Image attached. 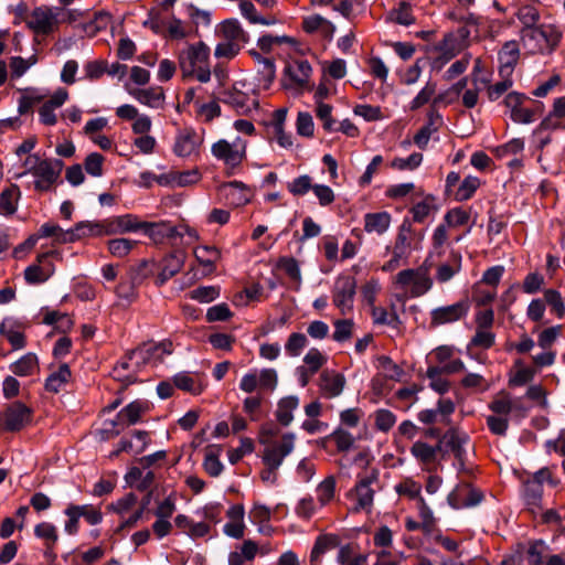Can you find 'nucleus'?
I'll return each mask as SVG.
<instances>
[{
    "label": "nucleus",
    "mask_w": 565,
    "mask_h": 565,
    "mask_svg": "<svg viewBox=\"0 0 565 565\" xmlns=\"http://www.w3.org/2000/svg\"><path fill=\"white\" fill-rule=\"evenodd\" d=\"M72 376L71 370L67 364H62L58 366V369L54 372H52L46 381H45V388L46 391L51 393H58L61 392L66 384L70 382Z\"/></svg>",
    "instance_id": "38"
},
{
    "label": "nucleus",
    "mask_w": 565,
    "mask_h": 565,
    "mask_svg": "<svg viewBox=\"0 0 565 565\" xmlns=\"http://www.w3.org/2000/svg\"><path fill=\"white\" fill-rule=\"evenodd\" d=\"M367 558L369 554L362 552L360 544L356 542L342 544L335 554L338 565H366Z\"/></svg>",
    "instance_id": "24"
},
{
    "label": "nucleus",
    "mask_w": 565,
    "mask_h": 565,
    "mask_svg": "<svg viewBox=\"0 0 565 565\" xmlns=\"http://www.w3.org/2000/svg\"><path fill=\"white\" fill-rule=\"evenodd\" d=\"M469 303L461 300L448 306L434 308L430 311L429 328L436 329L440 326L455 323L468 315Z\"/></svg>",
    "instance_id": "12"
},
{
    "label": "nucleus",
    "mask_w": 565,
    "mask_h": 565,
    "mask_svg": "<svg viewBox=\"0 0 565 565\" xmlns=\"http://www.w3.org/2000/svg\"><path fill=\"white\" fill-rule=\"evenodd\" d=\"M134 437L137 439V443L134 444L131 440H128L126 438H122L117 449H115L110 457H117L120 452H132V454H141L149 443V436L147 431L143 430H135Z\"/></svg>",
    "instance_id": "33"
},
{
    "label": "nucleus",
    "mask_w": 565,
    "mask_h": 565,
    "mask_svg": "<svg viewBox=\"0 0 565 565\" xmlns=\"http://www.w3.org/2000/svg\"><path fill=\"white\" fill-rule=\"evenodd\" d=\"M10 371L17 376H32L39 373V359L35 353L29 352L10 365Z\"/></svg>",
    "instance_id": "35"
},
{
    "label": "nucleus",
    "mask_w": 565,
    "mask_h": 565,
    "mask_svg": "<svg viewBox=\"0 0 565 565\" xmlns=\"http://www.w3.org/2000/svg\"><path fill=\"white\" fill-rule=\"evenodd\" d=\"M438 451V446H431L424 441H416L411 448V454L423 463L434 462Z\"/></svg>",
    "instance_id": "45"
},
{
    "label": "nucleus",
    "mask_w": 565,
    "mask_h": 565,
    "mask_svg": "<svg viewBox=\"0 0 565 565\" xmlns=\"http://www.w3.org/2000/svg\"><path fill=\"white\" fill-rule=\"evenodd\" d=\"M141 231L156 244L174 239L178 234L174 225L169 221L143 222Z\"/></svg>",
    "instance_id": "25"
},
{
    "label": "nucleus",
    "mask_w": 565,
    "mask_h": 565,
    "mask_svg": "<svg viewBox=\"0 0 565 565\" xmlns=\"http://www.w3.org/2000/svg\"><path fill=\"white\" fill-rule=\"evenodd\" d=\"M241 14L252 24L271 25L276 23L275 19L267 20L257 13L255 6L247 0L239 2Z\"/></svg>",
    "instance_id": "50"
},
{
    "label": "nucleus",
    "mask_w": 565,
    "mask_h": 565,
    "mask_svg": "<svg viewBox=\"0 0 565 565\" xmlns=\"http://www.w3.org/2000/svg\"><path fill=\"white\" fill-rule=\"evenodd\" d=\"M34 535L38 539L43 540L47 548L54 547L58 540L57 529L50 522H41L36 524L34 526Z\"/></svg>",
    "instance_id": "47"
},
{
    "label": "nucleus",
    "mask_w": 565,
    "mask_h": 565,
    "mask_svg": "<svg viewBox=\"0 0 565 565\" xmlns=\"http://www.w3.org/2000/svg\"><path fill=\"white\" fill-rule=\"evenodd\" d=\"M493 415L508 417L509 414L516 408L508 394H499L488 405Z\"/></svg>",
    "instance_id": "48"
},
{
    "label": "nucleus",
    "mask_w": 565,
    "mask_h": 565,
    "mask_svg": "<svg viewBox=\"0 0 565 565\" xmlns=\"http://www.w3.org/2000/svg\"><path fill=\"white\" fill-rule=\"evenodd\" d=\"M68 92L60 87L39 108V121L44 126L57 124V110L67 102Z\"/></svg>",
    "instance_id": "17"
},
{
    "label": "nucleus",
    "mask_w": 565,
    "mask_h": 565,
    "mask_svg": "<svg viewBox=\"0 0 565 565\" xmlns=\"http://www.w3.org/2000/svg\"><path fill=\"white\" fill-rule=\"evenodd\" d=\"M412 224L404 220L399 225L393 246L391 247V258L383 264L382 270L391 273L408 264L412 254Z\"/></svg>",
    "instance_id": "6"
},
{
    "label": "nucleus",
    "mask_w": 565,
    "mask_h": 565,
    "mask_svg": "<svg viewBox=\"0 0 565 565\" xmlns=\"http://www.w3.org/2000/svg\"><path fill=\"white\" fill-rule=\"evenodd\" d=\"M370 308L371 316L375 324L397 326L399 323V318L394 309L392 312H388L384 307H377L375 305Z\"/></svg>",
    "instance_id": "53"
},
{
    "label": "nucleus",
    "mask_w": 565,
    "mask_h": 565,
    "mask_svg": "<svg viewBox=\"0 0 565 565\" xmlns=\"http://www.w3.org/2000/svg\"><path fill=\"white\" fill-rule=\"evenodd\" d=\"M345 386V377L332 370H324L320 374L319 387L326 398L339 396Z\"/></svg>",
    "instance_id": "26"
},
{
    "label": "nucleus",
    "mask_w": 565,
    "mask_h": 565,
    "mask_svg": "<svg viewBox=\"0 0 565 565\" xmlns=\"http://www.w3.org/2000/svg\"><path fill=\"white\" fill-rule=\"evenodd\" d=\"M148 409L146 403L134 401L118 413V419L134 425L140 420L141 415Z\"/></svg>",
    "instance_id": "42"
},
{
    "label": "nucleus",
    "mask_w": 565,
    "mask_h": 565,
    "mask_svg": "<svg viewBox=\"0 0 565 565\" xmlns=\"http://www.w3.org/2000/svg\"><path fill=\"white\" fill-rule=\"evenodd\" d=\"M543 295L545 305L547 303L551 307L552 312H554L557 318H563L565 316V303L561 292L550 288L545 289Z\"/></svg>",
    "instance_id": "56"
},
{
    "label": "nucleus",
    "mask_w": 565,
    "mask_h": 565,
    "mask_svg": "<svg viewBox=\"0 0 565 565\" xmlns=\"http://www.w3.org/2000/svg\"><path fill=\"white\" fill-rule=\"evenodd\" d=\"M482 499L483 494L479 489L465 482L457 484L447 497L449 505L457 510L476 507Z\"/></svg>",
    "instance_id": "15"
},
{
    "label": "nucleus",
    "mask_w": 565,
    "mask_h": 565,
    "mask_svg": "<svg viewBox=\"0 0 565 565\" xmlns=\"http://www.w3.org/2000/svg\"><path fill=\"white\" fill-rule=\"evenodd\" d=\"M38 235L40 238L43 237H54L56 243L66 244L72 243V237L70 236V230L64 231L61 226L55 223H44L38 231Z\"/></svg>",
    "instance_id": "43"
},
{
    "label": "nucleus",
    "mask_w": 565,
    "mask_h": 565,
    "mask_svg": "<svg viewBox=\"0 0 565 565\" xmlns=\"http://www.w3.org/2000/svg\"><path fill=\"white\" fill-rule=\"evenodd\" d=\"M299 406V398L296 395L285 396L279 399L276 409V419L282 425L288 426L294 420V411Z\"/></svg>",
    "instance_id": "37"
},
{
    "label": "nucleus",
    "mask_w": 565,
    "mask_h": 565,
    "mask_svg": "<svg viewBox=\"0 0 565 565\" xmlns=\"http://www.w3.org/2000/svg\"><path fill=\"white\" fill-rule=\"evenodd\" d=\"M137 244V241L129 238H111L107 242V248L114 257L124 258L131 253Z\"/></svg>",
    "instance_id": "44"
},
{
    "label": "nucleus",
    "mask_w": 565,
    "mask_h": 565,
    "mask_svg": "<svg viewBox=\"0 0 565 565\" xmlns=\"http://www.w3.org/2000/svg\"><path fill=\"white\" fill-rule=\"evenodd\" d=\"M332 106L323 103H316V116L322 122L327 132L335 131V120L332 117Z\"/></svg>",
    "instance_id": "58"
},
{
    "label": "nucleus",
    "mask_w": 565,
    "mask_h": 565,
    "mask_svg": "<svg viewBox=\"0 0 565 565\" xmlns=\"http://www.w3.org/2000/svg\"><path fill=\"white\" fill-rule=\"evenodd\" d=\"M519 58V43L514 40L507 41L498 53L500 76H512Z\"/></svg>",
    "instance_id": "21"
},
{
    "label": "nucleus",
    "mask_w": 565,
    "mask_h": 565,
    "mask_svg": "<svg viewBox=\"0 0 565 565\" xmlns=\"http://www.w3.org/2000/svg\"><path fill=\"white\" fill-rule=\"evenodd\" d=\"M247 141L235 137L232 141L220 139L211 147L212 156L222 161L226 168L235 169L246 159Z\"/></svg>",
    "instance_id": "8"
},
{
    "label": "nucleus",
    "mask_w": 565,
    "mask_h": 565,
    "mask_svg": "<svg viewBox=\"0 0 565 565\" xmlns=\"http://www.w3.org/2000/svg\"><path fill=\"white\" fill-rule=\"evenodd\" d=\"M423 162V154L419 152H414L407 158H394L390 166L391 168L399 171H413L418 168Z\"/></svg>",
    "instance_id": "61"
},
{
    "label": "nucleus",
    "mask_w": 565,
    "mask_h": 565,
    "mask_svg": "<svg viewBox=\"0 0 565 565\" xmlns=\"http://www.w3.org/2000/svg\"><path fill=\"white\" fill-rule=\"evenodd\" d=\"M63 169L61 160L45 159L31 174L34 178V190L46 192L56 183Z\"/></svg>",
    "instance_id": "13"
},
{
    "label": "nucleus",
    "mask_w": 565,
    "mask_h": 565,
    "mask_svg": "<svg viewBox=\"0 0 565 565\" xmlns=\"http://www.w3.org/2000/svg\"><path fill=\"white\" fill-rule=\"evenodd\" d=\"M178 62L184 78L194 77L201 83L210 82V47L204 42L186 45L179 53Z\"/></svg>",
    "instance_id": "1"
},
{
    "label": "nucleus",
    "mask_w": 565,
    "mask_h": 565,
    "mask_svg": "<svg viewBox=\"0 0 565 565\" xmlns=\"http://www.w3.org/2000/svg\"><path fill=\"white\" fill-rule=\"evenodd\" d=\"M394 284L401 289L409 287V295L413 298L427 294L433 287V280L427 269L422 267L401 270L395 276Z\"/></svg>",
    "instance_id": "9"
},
{
    "label": "nucleus",
    "mask_w": 565,
    "mask_h": 565,
    "mask_svg": "<svg viewBox=\"0 0 565 565\" xmlns=\"http://www.w3.org/2000/svg\"><path fill=\"white\" fill-rule=\"evenodd\" d=\"M388 20L406 26L413 24L415 19L412 13L411 4L401 1L398 6L388 13Z\"/></svg>",
    "instance_id": "51"
},
{
    "label": "nucleus",
    "mask_w": 565,
    "mask_h": 565,
    "mask_svg": "<svg viewBox=\"0 0 565 565\" xmlns=\"http://www.w3.org/2000/svg\"><path fill=\"white\" fill-rule=\"evenodd\" d=\"M184 264V257L181 253H173L166 256L161 262L160 273L157 277L158 284L163 285L174 275H177Z\"/></svg>",
    "instance_id": "31"
},
{
    "label": "nucleus",
    "mask_w": 565,
    "mask_h": 565,
    "mask_svg": "<svg viewBox=\"0 0 565 565\" xmlns=\"http://www.w3.org/2000/svg\"><path fill=\"white\" fill-rule=\"evenodd\" d=\"M307 345L308 339L306 334L292 332L285 343V351L289 356H299Z\"/></svg>",
    "instance_id": "55"
},
{
    "label": "nucleus",
    "mask_w": 565,
    "mask_h": 565,
    "mask_svg": "<svg viewBox=\"0 0 565 565\" xmlns=\"http://www.w3.org/2000/svg\"><path fill=\"white\" fill-rule=\"evenodd\" d=\"M172 353V342L164 340L159 343L148 342L129 352V360H136V366L161 363L166 355Z\"/></svg>",
    "instance_id": "11"
},
{
    "label": "nucleus",
    "mask_w": 565,
    "mask_h": 565,
    "mask_svg": "<svg viewBox=\"0 0 565 565\" xmlns=\"http://www.w3.org/2000/svg\"><path fill=\"white\" fill-rule=\"evenodd\" d=\"M396 423V416L388 409L381 408L374 413V424L377 430L387 433Z\"/></svg>",
    "instance_id": "64"
},
{
    "label": "nucleus",
    "mask_w": 565,
    "mask_h": 565,
    "mask_svg": "<svg viewBox=\"0 0 565 565\" xmlns=\"http://www.w3.org/2000/svg\"><path fill=\"white\" fill-rule=\"evenodd\" d=\"M72 20V12L66 8L41 4L30 12L28 29L35 35L49 36L57 32L61 24Z\"/></svg>",
    "instance_id": "2"
},
{
    "label": "nucleus",
    "mask_w": 565,
    "mask_h": 565,
    "mask_svg": "<svg viewBox=\"0 0 565 565\" xmlns=\"http://www.w3.org/2000/svg\"><path fill=\"white\" fill-rule=\"evenodd\" d=\"M379 477L380 472L375 468L358 475L354 487L345 494L352 512H364L366 514L372 512L374 495L380 483Z\"/></svg>",
    "instance_id": "3"
},
{
    "label": "nucleus",
    "mask_w": 565,
    "mask_h": 565,
    "mask_svg": "<svg viewBox=\"0 0 565 565\" xmlns=\"http://www.w3.org/2000/svg\"><path fill=\"white\" fill-rule=\"evenodd\" d=\"M334 331L332 339L337 342H345L351 339L354 329L352 319H339L333 322Z\"/></svg>",
    "instance_id": "59"
},
{
    "label": "nucleus",
    "mask_w": 565,
    "mask_h": 565,
    "mask_svg": "<svg viewBox=\"0 0 565 565\" xmlns=\"http://www.w3.org/2000/svg\"><path fill=\"white\" fill-rule=\"evenodd\" d=\"M0 334L8 340L13 350H21L26 344L24 333L13 323L2 322Z\"/></svg>",
    "instance_id": "41"
},
{
    "label": "nucleus",
    "mask_w": 565,
    "mask_h": 565,
    "mask_svg": "<svg viewBox=\"0 0 565 565\" xmlns=\"http://www.w3.org/2000/svg\"><path fill=\"white\" fill-rule=\"evenodd\" d=\"M434 196L427 195L423 201L416 203L411 209L413 221L423 223L430 215L433 211Z\"/></svg>",
    "instance_id": "60"
},
{
    "label": "nucleus",
    "mask_w": 565,
    "mask_h": 565,
    "mask_svg": "<svg viewBox=\"0 0 565 565\" xmlns=\"http://www.w3.org/2000/svg\"><path fill=\"white\" fill-rule=\"evenodd\" d=\"M495 342V334L491 329H476L475 335L471 338L468 349L479 348L482 350L490 349Z\"/></svg>",
    "instance_id": "54"
},
{
    "label": "nucleus",
    "mask_w": 565,
    "mask_h": 565,
    "mask_svg": "<svg viewBox=\"0 0 565 565\" xmlns=\"http://www.w3.org/2000/svg\"><path fill=\"white\" fill-rule=\"evenodd\" d=\"M194 256L198 263L203 267L204 274L214 273L216 263L221 258V252L215 246H199L194 249Z\"/></svg>",
    "instance_id": "32"
},
{
    "label": "nucleus",
    "mask_w": 565,
    "mask_h": 565,
    "mask_svg": "<svg viewBox=\"0 0 565 565\" xmlns=\"http://www.w3.org/2000/svg\"><path fill=\"white\" fill-rule=\"evenodd\" d=\"M312 67L310 63L302 58H290L285 66L282 85L286 89L296 92L311 90Z\"/></svg>",
    "instance_id": "7"
},
{
    "label": "nucleus",
    "mask_w": 565,
    "mask_h": 565,
    "mask_svg": "<svg viewBox=\"0 0 565 565\" xmlns=\"http://www.w3.org/2000/svg\"><path fill=\"white\" fill-rule=\"evenodd\" d=\"M337 480L334 476L323 479L316 488L317 501L320 508L328 505L335 494Z\"/></svg>",
    "instance_id": "40"
},
{
    "label": "nucleus",
    "mask_w": 565,
    "mask_h": 565,
    "mask_svg": "<svg viewBox=\"0 0 565 565\" xmlns=\"http://www.w3.org/2000/svg\"><path fill=\"white\" fill-rule=\"evenodd\" d=\"M276 433L273 428H263L259 434V443L264 446L263 462L273 468L282 465L284 459L292 452L296 441L294 433L282 434L279 440L274 439Z\"/></svg>",
    "instance_id": "4"
},
{
    "label": "nucleus",
    "mask_w": 565,
    "mask_h": 565,
    "mask_svg": "<svg viewBox=\"0 0 565 565\" xmlns=\"http://www.w3.org/2000/svg\"><path fill=\"white\" fill-rule=\"evenodd\" d=\"M221 190L227 202L233 206L247 204L253 195L250 189L239 181L225 183L222 185Z\"/></svg>",
    "instance_id": "27"
},
{
    "label": "nucleus",
    "mask_w": 565,
    "mask_h": 565,
    "mask_svg": "<svg viewBox=\"0 0 565 565\" xmlns=\"http://www.w3.org/2000/svg\"><path fill=\"white\" fill-rule=\"evenodd\" d=\"M109 236L141 231L143 221L135 214H122L106 218Z\"/></svg>",
    "instance_id": "22"
},
{
    "label": "nucleus",
    "mask_w": 565,
    "mask_h": 565,
    "mask_svg": "<svg viewBox=\"0 0 565 565\" xmlns=\"http://www.w3.org/2000/svg\"><path fill=\"white\" fill-rule=\"evenodd\" d=\"M32 418V411L21 402L12 403L0 417L2 429L6 431H19L26 426Z\"/></svg>",
    "instance_id": "14"
},
{
    "label": "nucleus",
    "mask_w": 565,
    "mask_h": 565,
    "mask_svg": "<svg viewBox=\"0 0 565 565\" xmlns=\"http://www.w3.org/2000/svg\"><path fill=\"white\" fill-rule=\"evenodd\" d=\"M443 374L446 373L434 365L428 366L426 371V376L429 380V386L439 394H445L450 388L449 381L443 377Z\"/></svg>",
    "instance_id": "46"
},
{
    "label": "nucleus",
    "mask_w": 565,
    "mask_h": 565,
    "mask_svg": "<svg viewBox=\"0 0 565 565\" xmlns=\"http://www.w3.org/2000/svg\"><path fill=\"white\" fill-rule=\"evenodd\" d=\"M72 243L86 238H98L109 236L106 218L99 221H82L70 230Z\"/></svg>",
    "instance_id": "19"
},
{
    "label": "nucleus",
    "mask_w": 565,
    "mask_h": 565,
    "mask_svg": "<svg viewBox=\"0 0 565 565\" xmlns=\"http://www.w3.org/2000/svg\"><path fill=\"white\" fill-rule=\"evenodd\" d=\"M470 220V213L462 207H454L447 211L444 215L443 222L446 223L450 228H457L468 224Z\"/></svg>",
    "instance_id": "57"
},
{
    "label": "nucleus",
    "mask_w": 565,
    "mask_h": 565,
    "mask_svg": "<svg viewBox=\"0 0 565 565\" xmlns=\"http://www.w3.org/2000/svg\"><path fill=\"white\" fill-rule=\"evenodd\" d=\"M56 250L42 253L36 257V263L28 266L24 270V278L28 284L36 285L46 281L54 274V265L50 262L51 256H56Z\"/></svg>",
    "instance_id": "16"
},
{
    "label": "nucleus",
    "mask_w": 565,
    "mask_h": 565,
    "mask_svg": "<svg viewBox=\"0 0 565 565\" xmlns=\"http://www.w3.org/2000/svg\"><path fill=\"white\" fill-rule=\"evenodd\" d=\"M522 494L525 504L531 510V512L534 513L536 510L541 508V501L543 495L542 482L537 478L526 481L523 484Z\"/></svg>",
    "instance_id": "34"
},
{
    "label": "nucleus",
    "mask_w": 565,
    "mask_h": 565,
    "mask_svg": "<svg viewBox=\"0 0 565 565\" xmlns=\"http://www.w3.org/2000/svg\"><path fill=\"white\" fill-rule=\"evenodd\" d=\"M479 186V178L472 175L466 177L455 193L456 201L462 202L469 200L470 198H472V195L475 194Z\"/></svg>",
    "instance_id": "52"
},
{
    "label": "nucleus",
    "mask_w": 565,
    "mask_h": 565,
    "mask_svg": "<svg viewBox=\"0 0 565 565\" xmlns=\"http://www.w3.org/2000/svg\"><path fill=\"white\" fill-rule=\"evenodd\" d=\"M21 191L17 184H11L0 193V213L6 216L13 215L18 210Z\"/></svg>",
    "instance_id": "36"
},
{
    "label": "nucleus",
    "mask_w": 565,
    "mask_h": 565,
    "mask_svg": "<svg viewBox=\"0 0 565 565\" xmlns=\"http://www.w3.org/2000/svg\"><path fill=\"white\" fill-rule=\"evenodd\" d=\"M302 28L307 33L320 32L326 36L331 35L334 31L333 24L319 14L305 18L302 21Z\"/></svg>",
    "instance_id": "39"
},
{
    "label": "nucleus",
    "mask_w": 565,
    "mask_h": 565,
    "mask_svg": "<svg viewBox=\"0 0 565 565\" xmlns=\"http://www.w3.org/2000/svg\"><path fill=\"white\" fill-rule=\"evenodd\" d=\"M342 545L341 536L332 532H321L315 540L309 554V565H322L324 555Z\"/></svg>",
    "instance_id": "18"
},
{
    "label": "nucleus",
    "mask_w": 565,
    "mask_h": 565,
    "mask_svg": "<svg viewBox=\"0 0 565 565\" xmlns=\"http://www.w3.org/2000/svg\"><path fill=\"white\" fill-rule=\"evenodd\" d=\"M561 39L562 33L551 24L521 30L522 45L529 54L551 52L558 45Z\"/></svg>",
    "instance_id": "5"
},
{
    "label": "nucleus",
    "mask_w": 565,
    "mask_h": 565,
    "mask_svg": "<svg viewBox=\"0 0 565 565\" xmlns=\"http://www.w3.org/2000/svg\"><path fill=\"white\" fill-rule=\"evenodd\" d=\"M434 358L439 365L437 369L444 371L446 374H455L465 370V363L455 358V349L449 345H440L433 352Z\"/></svg>",
    "instance_id": "23"
},
{
    "label": "nucleus",
    "mask_w": 565,
    "mask_h": 565,
    "mask_svg": "<svg viewBox=\"0 0 565 565\" xmlns=\"http://www.w3.org/2000/svg\"><path fill=\"white\" fill-rule=\"evenodd\" d=\"M562 333V326H553L542 330L537 335V344L543 350H550Z\"/></svg>",
    "instance_id": "63"
},
{
    "label": "nucleus",
    "mask_w": 565,
    "mask_h": 565,
    "mask_svg": "<svg viewBox=\"0 0 565 565\" xmlns=\"http://www.w3.org/2000/svg\"><path fill=\"white\" fill-rule=\"evenodd\" d=\"M392 216L388 212H374L364 215V231L369 234L383 235L391 226Z\"/></svg>",
    "instance_id": "29"
},
{
    "label": "nucleus",
    "mask_w": 565,
    "mask_h": 565,
    "mask_svg": "<svg viewBox=\"0 0 565 565\" xmlns=\"http://www.w3.org/2000/svg\"><path fill=\"white\" fill-rule=\"evenodd\" d=\"M356 294V280L350 275H340L335 278L332 288V303L345 316L352 312Z\"/></svg>",
    "instance_id": "10"
},
{
    "label": "nucleus",
    "mask_w": 565,
    "mask_h": 565,
    "mask_svg": "<svg viewBox=\"0 0 565 565\" xmlns=\"http://www.w3.org/2000/svg\"><path fill=\"white\" fill-rule=\"evenodd\" d=\"M395 491L399 494V495H405L409 499H414L416 500V502L418 501V498H423L422 497V486L420 483L414 481L413 479H404L403 481H401L399 483H397L395 486Z\"/></svg>",
    "instance_id": "62"
},
{
    "label": "nucleus",
    "mask_w": 565,
    "mask_h": 565,
    "mask_svg": "<svg viewBox=\"0 0 565 565\" xmlns=\"http://www.w3.org/2000/svg\"><path fill=\"white\" fill-rule=\"evenodd\" d=\"M277 267L286 273L290 280H292L297 288L301 285V271L299 262L294 257H281L277 263Z\"/></svg>",
    "instance_id": "49"
},
{
    "label": "nucleus",
    "mask_w": 565,
    "mask_h": 565,
    "mask_svg": "<svg viewBox=\"0 0 565 565\" xmlns=\"http://www.w3.org/2000/svg\"><path fill=\"white\" fill-rule=\"evenodd\" d=\"M196 134L192 129L180 131L175 138L173 151L178 157H189L198 149Z\"/></svg>",
    "instance_id": "30"
},
{
    "label": "nucleus",
    "mask_w": 565,
    "mask_h": 565,
    "mask_svg": "<svg viewBox=\"0 0 565 565\" xmlns=\"http://www.w3.org/2000/svg\"><path fill=\"white\" fill-rule=\"evenodd\" d=\"M128 94L134 97L141 105L150 108H162L164 105V90L161 86H151L148 88H130L128 84L125 85Z\"/></svg>",
    "instance_id": "20"
},
{
    "label": "nucleus",
    "mask_w": 565,
    "mask_h": 565,
    "mask_svg": "<svg viewBox=\"0 0 565 565\" xmlns=\"http://www.w3.org/2000/svg\"><path fill=\"white\" fill-rule=\"evenodd\" d=\"M220 33L224 41L243 47L249 40L247 32L236 19H227L222 22Z\"/></svg>",
    "instance_id": "28"
}]
</instances>
